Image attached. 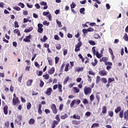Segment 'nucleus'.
Listing matches in <instances>:
<instances>
[{"label":"nucleus","instance_id":"obj_1","mask_svg":"<svg viewBox=\"0 0 128 128\" xmlns=\"http://www.w3.org/2000/svg\"><path fill=\"white\" fill-rule=\"evenodd\" d=\"M84 94L86 96H88V94H92V88L90 87H88L86 86L84 89Z\"/></svg>","mask_w":128,"mask_h":128},{"label":"nucleus","instance_id":"obj_2","mask_svg":"<svg viewBox=\"0 0 128 128\" xmlns=\"http://www.w3.org/2000/svg\"><path fill=\"white\" fill-rule=\"evenodd\" d=\"M92 52L94 56H96V58H102V54H100L98 53V52L97 51L96 54V46H94L92 48Z\"/></svg>","mask_w":128,"mask_h":128},{"label":"nucleus","instance_id":"obj_3","mask_svg":"<svg viewBox=\"0 0 128 128\" xmlns=\"http://www.w3.org/2000/svg\"><path fill=\"white\" fill-rule=\"evenodd\" d=\"M20 99H18V97L14 98L12 99V104L13 106H18V104H20Z\"/></svg>","mask_w":128,"mask_h":128},{"label":"nucleus","instance_id":"obj_4","mask_svg":"<svg viewBox=\"0 0 128 128\" xmlns=\"http://www.w3.org/2000/svg\"><path fill=\"white\" fill-rule=\"evenodd\" d=\"M44 26V25H42V24H38V32L40 33V34H42V32H44V28H42V27Z\"/></svg>","mask_w":128,"mask_h":128},{"label":"nucleus","instance_id":"obj_5","mask_svg":"<svg viewBox=\"0 0 128 128\" xmlns=\"http://www.w3.org/2000/svg\"><path fill=\"white\" fill-rule=\"evenodd\" d=\"M52 112L54 114H58V109H56V106L54 104H52L50 106Z\"/></svg>","mask_w":128,"mask_h":128},{"label":"nucleus","instance_id":"obj_6","mask_svg":"<svg viewBox=\"0 0 128 128\" xmlns=\"http://www.w3.org/2000/svg\"><path fill=\"white\" fill-rule=\"evenodd\" d=\"M32 38V36L29 34L28 36H26L25 38L23 39L24 42H30V40Z\"/></svg>","mask_w":128,"mask_h":128},{"label":"nucleus","instance_id":"obj_7","mask_svg":"<svg viewBox=\"0 0 128 128\" xmlns=\"http://www.w3.org/2000/svg\"><path fill=\"white\" fill-rule=\"evenodd\" d=\"M98 74L100 76H106L108 75V72L106 70H102L98 72Z\"/></svg>","mask_w":128,"mask_h":128},{"label":"nucleus","instance_id":"obj_8","mask_svg":"<svg viewBox=\"0 0 128 128\" xmlns=\"http://www.w3.org/2000/svg\"><path fill=\"white\" fill-rule=\"evenodd\" d=\"M106 112H108V110H106V106H103L102 108V112L100 115L103 116L104 114H106Z\"/></svg>","mask_w":128,"mask_h":128},{"label":"nucleus","instance_id":"obj_9","mask_svg":"<svg viewBox=\"0 0 128 128\" xmlns=\"http://www.w3.org/2000/svg\"><path fill=\"white\" fill-rule=\"evenodd\" d=\"M58 122H57L56 120H53L52 125H51V128H54L56 126H58Z\"/></svg>","mask_w":128,"mask_h":128},{"label":"nucleus","instance_id":"obj_10","mask_svg":"<svg viewBox=\"0 0 128 128\" xmlns=\"http://www.w3.org/2000/svg\"><path fill=\"white\" fill-rule=\"evenodd\" d=\"M52 92V88H49L46 90V96H50Z\"/></svg>","mask_w":128,"mask_h":128},{"label":"nucleus","instance_id":"obj_11","mask_svg":"<svg viewBox=\"0 0 128 128\" xmlns=\"http://www.w3.org/2000/svg\"><path fill=\"white\" fill-rule=\"evenodd\" d=\"M40 6H44L43 8V10H48V4H46V2H42L40 3Z\"/></svg>","mask_w":128,"mask_h":128},{"label":"nucleus","instance_id":"obj_12","mask_svg":"<svg viewBox=\"0 0 128 128\" xmlns=\"http://www.w3.org/2000/svg\"><path fill=\"white\" fill-rule=\"evenodd\" d=\"M108 59L106 57H102V58H100V62H104V64H106V62H108Z\"/></svg>","mask_w":128,"mask_h":128},{"label":"nucleus","instance_id":"obj_13","mask_svg":"<svg viewBox=\"0 0 128 128\" xmlns=\"http://www.w3.org/2000/svg\"><path fill=\"white\" fill-rule=\"evenodd\" d=\"M84 71V67H77L75 69V72H83Z\"/></svg>","mask_w":128,"mask_h":128},{"label":"nucleus","instance_id":"obj_14","mask_svg":"<svg viewBox=\"0 0 128 128\" xmlns=\"http://www.w3.org/2000/svg\"><path fill=\"white\" fill-rule=\"evenodd\" d=\"M32 82H34V80H32V79H30V80H28L26 82L27 86H32Z\"/></svg>","mask_w":128,"mask_h":128},{"label":"nucleus","instance_id":"obj_15","mask_svg":"<svg viewBox=\"0 0 128 128\" xmlns=\"http://www.w3.org/2000/svg\"><path fill=\"white\" fill-rule=\"evenodd\" d=\"M54 72H55L54 68L52 67L50 68V70H48V74H54Z\"/></svg>","mask_w":128,"mask_h":128},{"label":"nucleus","instance_id":"obj_16","mask_svg":"<svg viewBox=\"0 0 128 128\" xmlns=\"http://www.w3.org/2000/svg\"><path fill=\"white\" fill-rule=\"evenodd\" d=\"M40 42H46V40H48V37H46V36H44L42 38L40 39Z\"/></svg>","mask_w":128,"mask_h":128},{"label":"nucleus","instance_id":"obj_17","mask_svg":"<svg viewBox=\"0 0 128 128\" xmlns=\"http://www.w3.org/2000/svg\"><path fill=\"white\" fill-rule=\"evenodd\" d=\"M8 106H5L4 108V114H8Z\"/></svg>","mask_w":128,"mask_h":128},{"label":"nucleus","instance_id":"obj_18","mask_svg":"<svg viewBox=\"0 0 128 128\" xmlns=\"http://www.w3.org/2000/svg\"><path fill=\"white\" fill-rule=\"evenodd\" d=\"M72 124H75L76 126H78V124H80V120H73L72 121Z\"/></svg>","mask_w":128,"mask_h":128},{"label":"nucleus","instance_id":"obj_19","mask_svg":"<svg viewBox=\"0 0 128 128\" xmlns=\"http://www.w3.org/2000/svg\"><path fill=\"white\" fill-rule=\"evenodd\" d=\"M34 30V28L32 27H30L29 28H28L24 30V32H30L32 30Z\"/></svg>","mask_w":128,"mask_h":128},{"label":"nucleus","instance_id":"obj_20","mask_svg":"<svg viewBox=\"0 0 128 128\" xmlns=\"http://www.w3.org/2000/svg\"><path fill=\"white\" fill-rule=\"evenodd\" d=\"M58 90L59 92H62V84H58Z\"/></svg>","mask_w":128,"mask_h":128},{"label":"nucleus","instance_id":"obj_21","mask_svg":"<svg viewBox=\"0 0 128 128\" xmlns=\"http://www.w3.org/2000/svg\"><path fill=\"white\" fill-rule=\"evenodd\" d=\"M68 80H70V76H68L64 78L63 82L64 84H66V83L68 82Z\"/></svg>","mask_w":128,"mask_h":128},{"label":"nucleus","instance_id":"obj_22","mask_svg":"<svg viewBox=\"0 0 128 128\" xmlns=\"http://www.w3.org/2000/svg\"><path fill=\"white\" fill-rule=\"evenodd\" d=\"M120 112H122V108L120 106H118L116 109H115V112L116 114H118Z\"/></svg>","mask_w":128,"mask_h":128},{"label":"nucleus","instance_id":"obj_23","mask_svg":"<svg viewBox=\"0 0 128 128\" xmlns=\"http://www.w3.org/2000/svg\"><path fill=\"white\" fill-rule=\"evenodd\" d=\"M68 114H65L64 115H62L60 116L61 120H66V118H68Z\"/></svg>","mask_w":128,"mask_h":128},{"label":"nucleus","instance_id":"obj_24","mask_svg":"<svg viewBox=\"0 0 128 128\" xmlns=\"http://www.w3.org/2000/svg\"><path fill=\"white\" fill-rule=\"evenodd\" d=\"M114 82V78H108V84H110V82Z\"/></svg>","mask_w":128,"mask_h":128},{"label":"nucleus","instance_id":"obj_25","mask_svg":"<svg viewBox=\"0 0 128 128\" xmlns=\"http://www.w3.org/2000/svg\"><path fill=\"white\" fill-rule=\"evenodd\" d=\"M74 90L75 94H78V92H80V89H78V87H74Z\"/></svg>","mask_w":128,"mask_h":128},{"label":"nucleus","instance_id":"obj_26","mask_svg":"<svg viewBox=\"0 0 128 128\" xmlns=\"http://www.w3.org/2000/svg\"><path fill=\"white\" fill-rule=\"evenodd\" d=\"M119 116L120 118H124V110H122L119 113Z\"/></svg>","mask_w":128,"mask_h":128},{"label":"nucleus","instance_id":"obj_27","mask_svg":"<svg viewBox=\"0 0 128 128\" xmlns=\"http://www.w3.org/2000/svg\"><path fill=\"white\" fill-rule=\"evenodd\" d=\"M29 124H34V118H30L28 122Z\"/></svg>","mask_w":128,"mask_h":128},{"label":"nucleus","instance_id":"obj_28","mask_svg":"<svg viewBox=\"0 0 128 128\" xmlns=\"http://www.w3.org/2000/svg\"><path fill=\"white\" fill-rule=\"evenodd\" d=\"M56 50H60V48H62V45L60 44H56Z\"/></svg>","mask_w":128,"mask_h":128},{"label":"nucleus","instance_id":"obj_29","mask_svg":"<svg viewBox=\"0 0 128 128\" xmlns=\"http://www.w3.org/2000/svg\"><path fill=\"white\" fill-rule=\"evenodd\" d=\"M48 64L50 66H52V64H54L52 63V59L50 58H48Z\"/></svg>","mask_w":128,"mask_h":128},{"label":"nucleus","instance_id":"obj_30","mask_svg":"<svg viewBox=\"0 0 128 128\" xmlns=\"http://www.w3.org/2000/svg\"><path fill=\"white\" fill-rule=\"evenodd\" d=\"M82 32L84 34V36H86V34H88V29H83Z\"/></svg>","mask_w":128,"mask_h":128},{"label":"nucleus","instance_id":"obj_31","mask_svg":"<svg viewBox=\"0 0 128 128\" xmlns=\"http://www.w3.org/2000/svg\"><path fill=\"white\" fill-rule=\"evenodd\" d=\"M78 56H79L80 58L82 60V62H84V58L82 56V54H79Z\"/></svg>","mask_w":128,"mask_h":128},{"label":"nucleus","instance_id":"obj_32","mask_svg":"<svg viewBox=\"0 0 128 128\" xmlns=\"http://www.w3.org/2000/svg\"><path fill=\"white\" fill-rule=\"evenodd\" d=\"M70 66V64L68 63L66 64L65 68H64V72H68V67Z\"/></svg>","mask_w":128,"mask_h":128},{"label":"nucleus","instance_id":"obj_33","mask_svg":"<svg viewBox=\"0 0 128 128\" xmlns=\"http://www.w3.org/2000/svg\"><path fill=\"white\" fill-rule=\"evenodd\" d=\"M88 42L91 46H96V42L92 40H89Z\"/></svg>","mask_w":128,"mask_h":128},{"label":"nucleus","instance_id":"obj_34","mask_svg":"<svg viewBox=\"0 0 128 128\" xmlns=\"http://www.w3.org/2000/svg\"><path fill=\"white\" fill-rule=\"evenodd\" d=\"M26 108H27V110H30V108H32V104H30V102H28L27 104L26 105Z\"/></svg>","mask_w":128,"mask_h":128},{"label":"nucleus","instance_id":"obj_35","mask_svg":"<svg viewBox=\"0 0 128 128\" xmlns=\"http://www.w3.org/2000/svg\"><path fill=\"white\" fill-rule=\"evenodd\" d=\"M94 62H92V66H96V64H98V60H96V59H94Z\"/></svg>","mask_w":128,"mask_h":128},{"label":"nucleus","instance_id":"obj_36","mask_svg":"<svg viewBox=\"0 0 128 128\" xmlns=\"http://www.w3.org/2000/svg\"><path fill=\"white\" fill-rule=\"evenodd\" d=\"M56 121L58 122H60V114H57L55 117Z\"/></svg>","mask_w":128,"mask_h":128},{"label":"nucleus","instance_id":"obj_37","mask_svg":"<svg viewBox=\"0 0 128 128\" xmlns=\"http://www.w3.org/2000/svg\"><path fill=\"white\" fill-rule=\"evenodd\" d=\"M82 42H79L75 46H76L77 48H80V46H82Z\"/></svg>","mask_w":128,"mask_h":128},{"label":"nucleus","instance_id":"obj_38","mask_svg":"<svg viewBox=\"0 0 128 128\" xmlns=\"http://www.w3.org/2000/svg\"><path fill=\"white\" fill-rule=\"evenodd\" d=\"M99 94H100V92H97L96 96V98L98 102H100V98Z\"/></svg>","mask_w":128,"mask_h":128},{"label":"nucleus","instance_id":"obj_39","mask_svg":"<svg viewBox=\"0 0 128 128\" xmlns=\"http://www.w3.org/2000/svg\"><path fill=\"white\" fill-rule=\"evenodd\" d=\"M14 26L15 28H20V25H18V22L16 21H15L14 22Z\"/></svg>","mask_w":128,"mask_h":128},{"label":"nucleus","instance_id":"obj_40","mask_svg":"<svg viewBox=\"0 0 128 128\" xmlns=\"http://www.w3.org/2000/svg\"><path fill=\"white\" fill-rule=\"evenodd\" d=\"M43 78H44V80H48L50 78V75L48 74H46L45 75H43Z\"/></svg>","mask_w":128,"mask_h":128},{"label":"nucleus","instance_id":"obj_41","mask_svg":"<svg viewBox=\"0 0 128 128\" xmlns=\"http://www.w3.org/2000/svg\"><path fill=\"white\" fill-rule=\"evenodd\" d=\"M99 126L100 124H98V123H94L92 125L91 128H96V126Z\"/></svg>","mask_w":128,"mask_h":128},{"label":"nucleus","instance_id":"obj_42","mask_svg":"<svg viewBox=\"0 0 128 128\" xmlns=\"http://www.w3.org/2000/svg\"><path fill=\"white\" fill-rule=\"evenodd\" d=\"M73 118H74L75 120H80V116H78V115L76 116V115L74 114V115L73 116Z\"/></svg>","mask_w":128,"mask_h":128},{"label":"nucleus","instance_id":"obj_43","mask_svg":"<svg viewBox=\"0 0 128 128\" xmlns=\"http://www.w3.org/2000/svg\"><path fill=\"white\" fill-rule=\"evenodd\" d=\"M18 6H20L22 8H24V3L20 2L18 4Z\"/></svg>","mask_w":128,"mask_h":128},{"label":"nucleus","instance_id":"obj_44","mask_svg":"<svg viewBox=\"0 0 128 128\" xmlns=\"http://www.w3.org/2000/svg\"><path fill=\"white\" fill-rule=\"evenodd\" d=\"M124 120H128V114L126 113V112H124Z\"/></svg>","mask_w":128,"mask_h":128},{"label":"nucleus","instance_id":"obj_45","mask_svg":"<svg viewBox=\"0 0 128 128\" xmlns=\"http://www.w3.org/2000/svg\"><path fill=\"white\" fill-rule=\"evenodd\" d=\"M42 24H44V26H50V22H48V21L44 20Z\"/></svg>","mask_w":128,"mask_h":128},{"label":"nucleus","instance_id":"obj_46","mask_svg":"<svg viewBox=\"0 0 128 128\" xmlns=\"http://www.w3.org/2000/svg\"><path fill=\"white\" fill-rule=\"evenodd\" d=\"M82 102L84 104H88V100L86 98H84L82 100Z\"/></svg>","mask_w":128,"mask_h":128},{"label":"nucleus","instance_id":"obj_47","mask_svg":"<svg viewBox=\"0 0 128 128\" xmlns=\"http://www.w3.org/2000/svg\"><path fill=\"white\" fill-rule=\"evenodd\" d=\"M101 80L103 84H106L108 82V80H106V78H103L101 79Z\"/></svg>","mask_w":128,"mask_h":128},{"label":"nucleus","instance_id":"obj_48","mask_svg":"<svg viewBox=\"0 0 128 128\" xmlns=\"http://www.w3.org/2000/svg\"><path fill=\"white\" fill-rule=\"evenodd\" d=\"M90 98L91 102H94V94L90 95Z\"/></svg>","mask_w":128,"mask_h":128},{"label":"nucleus","instance_id":"obj_49","mask_svg":"<svg viewBox=\"0 0 128 128\" xmlns=\"http://www.w3.org/2000/svg\"><path fill=\"white\" fill-rule=\"evenodd\" d=\"M76 100H73L72 102H71V104H70V106L71 107V108H72L74 106V104H76Z\"/></svg>","mask_w":128,"mask_h":128},{"label":"nucleus","instance_id":"obj_50","mask_svg":"<svg viewBox=\"0 0 128 128\" xmlns=\"http://www.w3.org/2000/svg\"><path fill=\"white\" fill-rule=\"evenodd\" d=\"M100 80V76H97L96 78V84H98Z\"/></svg>","mask_w":128,"mask_h":128},{"label":"nucleus","instance_id":"obj_51","mask_svg":"<svg viewBox=\"0 0 128 128\" xmlns=\"http://www.w3.org/2000/svg\"><path fill=\"white\" fill-rule=\"evenodd\" d=\"M108 115L109 116H110V118H112V116H114V112L112 111H109Z\"/></svg>","mask_w":128,"mask_h":128},{"label":"nucleus","instance_id":"obj_52","mask_svg":"<svg viewBox=\"0 0 128 128\" xmlns=\"http://www.w3.org/2000/svg\"><path fill=\"white\" fill-rule=\"evenodd\" d=\"M56 24H58L59 28L62 27V22H60V21H58V20H56Z\"/></svg>","mask_w":128,"mask_h":128},{"label":"nucleus","instance_id":"obj_53","mask_svg":"<svg viewBox=\"0 0 128 128\" xmlns=\"http://www.w3.org/2000/svg\"><path fill=\"white\" fill-rule=\"evenodd\" d=\"M123 38L124 40H126V42H128V34H125Z\"/></svg>","mask_w":128,"mask_h":128},{"label":"nucleus","instance_id":"obj_54","mask_svg":"<svg viewBox=\"0 0 128 128\" xmlns=\"http://www.w3.org/2000/svg\"><path fill=\"white\" fill-rule=\"evenodd\" d=\"M14 10H17L18 12L19 10H20V8L18 6H15L13 8Z\"/></svg>","mask_w":128,"mask_h":128},{"label":"nucleus","instance_id":"obj_55","mask_svg":"<svg viewBox=\"0 0 128 128\" xmlns=\"http://www.w3.org/2000/svg\"><path fill=\"white\" fill-rule=\"evenodd\" d=\"M105 66H112V63L110 62H106L104 63Z\"/></svg>","mask_w":128,"mask_h":128},{"label":"nucleus","instance_id":"obj_56","mask_svg":"<svg viewBox=\"0 0 128 128\" xmlns=\"http://www.w3.org/2000/svg\"><path fill=\"white\" fill-rule=\"evenodd\" d=\"M94 38H100V36L98 35V34H96L94 35Z\"/></svg>","mask_w":128,"mask_h":128},{"label":"nucleus","instance_id":"obj_57","mask_svg":"<svg viewBox=\"0 0 128 128\" xmlns=\"http://www.w3.org/2000/svg\"><path fill=\"white\" fill-rule=\"evenodd\" d=\"M44 84V82L42 80H40V88H42Z\"/></svg>","mask_w":128,"mask_h":128},{"label":"nucleus","instance_id":"obj_58","mask_svg":"<svg viewBox=\"0 0 128 128\" xmlns=\"http://www.w3.org/2000/svg\"><path fill=\"white\" fill-rule=\"evenodd\" d=\"M84 10H85V9L84 8H81L80 10V14H82L83 13V14H84Z\"/></svg>","mask_w":128,"mask_h":128},{"label":"nucleus","instance_id":"obj_59","mask_svg":"<svg viewBox=\"0 0 128 128\" xmlns=\"http://www.w3.org/2000/svg\"><path fill=\"white\" fill-rule=\"evenodd\" d=\"M76 6V4L74 2H72V4H70L71 8H74Z\"/></svg>","mask_w":128,"mask_h":128},{"label":"nucleus","instance_id":"obj_60","mask_svg":"<svg viewBox=\"0 0 128 128\" xmlns=\"http://www.w3.org/2000/svg\"><path fill=\"white\" fill-rule=\"evenodd\" d=\"M54 38L56 40H60V36L58 35H54Z\"/></svg>","mask_w":128,"mask_h":128},{"label":"nucleus","instance_id":"obj_61","mask_svg":"<svg viewBox=\"0 0 128 128\" xmlns=\"http://www.w3.org/2000/svg\"><path fill=\"white\" fill-rule=\"evenodd\" d=\"M58 60H60V58L58 56L55 57V63L58 64Z\"/></svg>","mask_w":128,"mask_h":128},{"label":"nucleus","instance_id":"obj_62","mask_svg":"<svg viewBox=\"0 0 128 128\" xmlns=\"http://www.w3.org/2000/svg\"><path fill=\"white\" fill-rule=\"evenodd\" d=\"M62 108H64V104H60V106H59V110H62Z\"/></svg>","mask_w":128,"mask_h":128},{"label":"nucleus","instance_id":"obj_63","mask_svg":"<svg viewBox=\"0 0 128 128\" xmlns=\"http://www.w3.org/2000/svg\"><path fill=\"white\" fill-rule=\"evenodd\" d=\"M42 14H43V16H48V15L50 14V12H43Z\"/></svg>","mask_w":128,"mask_h":128},{"label":"nucleus","instance_id":"obj_64","mask_svg":"<svg viewBox=\"0 0 128 128\" xmlns=\"http://www.w3.org/2000/svg\"><path fill=\"white\" fill-rule=\"evenodd\" d=\"M87 30L89 32H94V30L92 28H89L87 29Z\"/></svg>","mask_w":128,"mask_h":128}]
</instances>
